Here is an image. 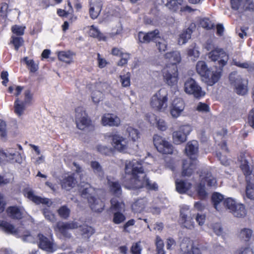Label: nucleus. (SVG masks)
I'll return each instance as SVG.
<instances>
[{
	"mask_svg": "<svg viewBox=\"0 0 254 254\" xmlns=\"http://www.w3.org/2000/svg\"><path fill=\"white\" fill-rule=\"evenodd\" d=\"M147 204L146 198H142L136 200L132 205V209L135 213L142 212Z\"/></svg>",
	"mask_w": 254,
	"mask_h": 254,
	"instance_id": "7c9ffc66",
	"label": "nucleus"
},
{
	"mask_svg": "<svg viewBox=\"0 0 254 254\" xmlns=\"http://www.w3.org/2000/svg\"><path fill=\"white\" fill-rule=\"evenodd\" d=\"M167 100L166 90L165 89H161L152 96L150 104L154 109L160 111L164 110L167 107Z\"/></svg>",
	"mask_w": 254,
	"mask_h": 254,
	"instance_id": "1a4fd4ad",
	"label": "nucleus"
},
{
	"mask_svg": "<svg viewBox=\"0 0 254 254\" xmlns=\"http://www.w3.org/2000/svg\"><path fill=\"white\" fill-rule=\"evenodd\" d=\"M241 168L246 177V181H249L250 180L253 178L252 177L254 176V175L252 174V171L250 169L247 160H244V162L241 164Z\"/></svg>",
	"mask_w": 254,
	"mask_h": 254,
	"instance_id": "e433bc0d",
	"label": "nucleus"
},
{
	"mask_svg": "<svg viewBox=\"0 0 254 254\" xmlns=\"http://www.w3.org/2000/svg\"><path fill=\"white\" fill-rule=\"evenodd\" d=\"M232 64L242 68H247L249 70L253 69L254 66L253 64H250L248 62L241 63L240 61H237L235 59L233 60Z\"/></svg>",
	"mask_w": 254,
	"mask_h": 254,
	"instance_id": "de8ad7c7",
	"label": "nucleus"
},
{
	"mask_svg": "<svg viewBox=\"0 0 254 254\" xmlns=\"http://www.w3.org/2000/svg\"><path fill=\"white\" fill-rule=\"evenodd\" d=\"M165 58L167 59L170 64L167 65L175 64L176 65L179 63L181 60V55L179 52L173 51L167 53L165 55Z\"/></svg>",
	"mask_w": 254,
	"mask_h": 254,
	"instance_id": "cd10ccee",
	"label": "nucleus"
},
{
	"mask_svg": "<svg viewBox=\"0 0 254 254\" xmlns=\"http://www.w3.org/2000/svg\"><path fill=\"white\" fill-rule=\"evenodd\" d=\"M89 35L91 37L98 39L99 41H105L106 39L103 34L94 25L90 26Z\"/></svg>",
	"mask_w": 254,
	"mask_h": 254,
	"instance_id": "f704fd0d",
	"label": "nucleus"
},
{
	"mask_svg": "<svg viewBox=\"0 0 254 254\" xmlns=\"http://www.w3.org/2000/svg\"><path fill=\"white\" fill-rule=\"evenodd\" d=\"M146 117L151 124H154L155 122H156L157 127L159 129L162 131L165 130L166 129V124L163 120L160 119L158 120L156 117L152 114H147Z\"/></svg>",
	"mask_w": 254,
	"mask_h": 254,
	"instance_id": "bb28decb",
	"label": "nucleus"
},
{
	"mask_svg": "<svg viewBox=\"0 0 254 254\" xmlns=\"http://www.w3.org/2000/svg\"><path fill=\"white\" fill-rule=\"evenodd\" d=\"M176 190L180 193H186L191 187V184L183 181H176Z\"/></svg>",
	"mask_w": 254,
	"mask_h": 254,
	"instance_id": "473e14b6",
	"label": "nucleus"
},
{
	"mask_svg": "<svg viewBox=\"0 0 254 254\" xmlns=\"http://www.w3.org/2000/svg\"><path fill=\"white\" fill-rule=\"evenodd\" d=\"M192 30L190 28H187L180 34L178 43L179 45H183L186 43L191 38Z\"/></svg>",
	"mask_w": 254,
	"mask_h": 254,
	"instance_id": "4c0bfd02",
	"label": "nucleus"
},
{
	"mask_svg": "<svg viewBox=\"0 0 254 254\" xmlns=\"http://www.w3.org/2000/svg\"><path fill=\"white\" fill-rule=\"evenodd\" d=\"M78 227V223L76 222H59L57 223L55 229V231L60 233L64 237L70 238L71 235L68 232V230L76 229Z\"/></svg>",
	"mask_w": 254,
	"mask_h": 254,
	"instance_id": "dca6fc26",
	"label": "nucleus"
},
{
	"mask_svg": "<svg viewBox=\"0 0 254 254\" xmlns=\"http://www.w3.org/2000/svg\"><path fill=\"white\" fill-rule=\"evenodd\" d=\"M73 55L72 53L69 51H61L59 53L58 58L61 61L70 64L72 62Z\"/></svg>",
	"mask_w": 254,
	"mask_h": 254,
	"instance_id": "58836bf2",
	"label": "nucleus"
},
{
	"mask_svg": "<svg viewBox=\"0 0 254 254\" xmlns=\"http://www.w3.org/2000/svg\"><path fill=\"white\" fill-rule=\"evenodd\" d=\"M196 190L200 198H204L206 196L207 193L205 190V185L204 183L201 182L197 186Z\"/></svg>",
	"mask_w": 254,
	"mask_h": 254,
	"instance_id": "13d9d810",
	"label": "nucleus"
},
{
	"mask_svg": "<svg viewBox=\"0 0 254 254\" xmlns=\"http://www.w3.org/2000/svg\"><path fill=\"white\" fill-rule=\"evenodd\" d=\"M25 195L30 200L35 203L37 204L40 203L46 204L50 206L52 204V202L50 199L47 198H42L41 197L35 195L33 191L30 190L25 191Z\"/></svg>",
	"mask_w": 254,
	"mask_h": 254,
	"instance_id": "5701e85b",
	"label": "nucleus"
},
{
	"mask_svg": "<svg viewBox=\"0 0 254 254\" xmlns=\"http://www.w3.org/2000/svg\"><path fill=\"white\" fill-rule=\"evenodd\" d=\"M185 108V103L183 100L181 98H177L173 101L172 108L171 109V114L173 118H178L179 117Z\"/></svg>",
	"mask_w": 254,
	"mask_h": 254,
	"instance_id": "4be33fe9",
	"label": "nucleus"
},
{
	"mask_svg": "<svg viewBox=\"0 0 254 254\" xmlns=\"http://www.w3.org/2000/svg\"><path fill=\"white\" fill-rule=\"evenodd\" d=\"M110 191L116 196H119L121 194L122 190L121 186L117 182H108Z\"/></svg>",
	"mask_w": 254,
	"mask_h": 254,
	"instance_id": "a19ab883",
	"label": "nucleus"
},
{
	"mask_svg": "<svg viewBox=\"0 0 254 254\" xmlns=\"http://www.w3.org/2000/svg\"><path fill=\"white\" fill-rule=\"evenodd\" d=\"M236 254H254V253L250 248H242L238 250Z\"/></svg>",
	"mask_w": 254,
	"mask_h": 254,
	"instance_id": "774afa93",
	"label": "nucleus"
},
{
	"mask_svg": "<svg viewBox=\"0 0 254 254\" xmlns=\"http://www.w3.org/2000/svg\"><path fill=\"white\" fill-rule=\"evenodd\" d=\"M231 86L238 95H245L248 91L247 80L243 79L237 72H231L229 76Z\"/></svg>",
	"mask_w": 254,
	"mask_h": 254,
	"instance_id": "423d86ee",
	"label": "nucleus"
},
{
	"mask_svg": "<svg viewBox=\"0 0 254 254\" xmlns=\"http://www.w3.org/2000/svg\"><path fill=\"white\" fill-rule=\"evenodd\" d=\"M60 216L63 219H67L70 214V210L66 206H61L58 211Z\"/></svg>",
	"mask_w": 254,
	"mask_h": 254,
	"instance_id": "8fccbe9b",
	"label": "nucleus"
},
{
	"mask_svg": "<svg viewBox=\"0 0 254 254\" xmlns=\"http://www.w3.org/2000/svg\"><path fill=\"white\" fill-rule=\"evenodd\" d=\"M76 181L72 175L65 177L61 182V185L63 189L70 190L73 188L76 184Z\"/></svg>",
	"mask_w": 254,
	"mask_h": 254,
	"instance_id": "c756f323",
	"label": "nucleus"
},
{
	"mask_svg": "<svg viewBox=\"0 0 254 254\" xmlns=\"http://www.w3.org/2000/svg\"><path fill=\"white\" fill-rule=\"evenodd\" d=\"M196 70L197 73L203 78V80L209 86H212L218 81L222 72L221 68L211 72L206 63L201 61L197 63Z\"/></svg>",
	"mask_w": 254,
	"mask_h": 254,
	"instance_id": "39448f33",
	"label": "nucleus"
},
{
	"mask_svg": "<svg viewBox=\"0 0 254 254\" xmlns=\"http://www.w3.org/2000/svg\"><path fill=\"white\" fill-rule=\"evenodd\" d=\"M120 81L123 87H128L130 84V73L129 72H127L124 75H121L120 76Z\"/></svg>",
	"mask_w": 254,
	"mask_h": 254,
	"instance_id": "09e8293b",
	"label": "nucleus"
},
{
	"mask_svg": "<svg viewBox=\"0 0 254 254\" xmlns=\"http://www.w3.org/2000/svg\"><path fill=\"white\" fill-rule=\"evenodd\" d=\"M0 136L2 139H5L6 137V123L0 120Z\"/></svg>",
	"mask_w": 254,
	"mask_h": 254,
	"instance_id": "e2e57ef3",
	"label": "nucleus"
},
{
	"mask_svg": "<svg viewBox=\"0 0 254 254\" xmlns=\"http://www.w3.org/2000/svg\"><path fill=\"white\" fill-rule=\"evenodd\" d=\"M91 98L93 102L97 104L102 100L103 95L102 92L100 90H94L91 93Z\"/></svg>",
	"mask_w": 254,
	"mask_h": 254,
	"instance_id": "864d4df0",
	"label": "nucleus"
},
{
	"mask_svg": "<svg viewBox=\"0 0 254 254\" xmlns=\"http://www.w3.org/2000/svg\"><path fill=\"white\" fill-rule=\"evenodd\" d=\"M201 182L204 184L205 182H207V184L208 186L212 187L215 186L216 184V180L213 177L211 173L208 171H204L200 175Z\"/></svg>",
	"mask_w": 254,
	"mask_h": 254,
	"instance_id": "c85d7f7f",
	"label": "nucleus"
},
{
	"mask_svg": "<svg viewBox=\"0 0 254 254\" xmlns=\"http://www.w3.org/2000/svg\"><path fill=\"white\" fill-rule=\"evenodd\" d=\"M225 208L229 210L234 217L244 218L247 214L245 205L236 202L231 197L225 199Z\"/></svg>",
	"mask_w": 254,
	"mask_h": 254,
	"instance_id": "0eeeda50",
	"label": "nucleus"
},
{
	"mask_svg": "<svg viewBox=\"0 0 254 254\" xmlns=\"http://www.w3.org/2000/svg\"><path fill=\"white\" fill-rule=\"evenodd\" d=\"M2 154L6 157H11L12 159H14V156H16L17 158L15 160V161L18 163H21L22 161V157L20 153L17 152L15 153V152H13L12 151H8L7 152H2Z\"/></svg>",
	"mask_w": 254,
	"mask_h": 254,
	"instance_id": "6e6d98bb",
	"label": "nucleus"
},
{
	"mask_svg": "<svg viewBox=\"0 0 254 254\" xmlns=\"http://www.w3.org/2000/svg\"><path fill=\"white\" fill-rule=\"evenodd\" d=\"M91 167L94 173L100 177H103L104 172L99 162L97 161H92L91 162Z\"/></svg>",
	"mask_w": 254,
	"mask_h": 254,
	"instance_id": "a18cd8bd",
	"label": "nucleus"
},
{
	"mask_svg": "<svg viewBox=\"0 0 254 254\" xmlns=\"http://www.w3.org/2000/svg\"><path fill=\"white\" fill-rule=\"evenodd\" d=\"M253 231L249 228L242 229L239 234L240 239L245 242L249 241L252 237Z\"/></svg>",
	"mask_w": 254,
	"mask_h": 254,
	"instance_id": "79ce46f5",
	"label": "nucleus"
},
{
	"mask_svg": "<svg viewBox=\"0 0 254 254\" xmlns=\"http://www.w3.org/2000/svg\"><path fill=\"white\" fill-rule=\"evenodd\" d=\"M183 2V0H167L166 6L171 10L176 11L181 8V11L188 10L190 7L186 6L184 7H181Z\"/></svg>",
	"mask_w": 254,
	"mask_h": 254,
	"instance_id": "a878e982",
	"label": "nucleus"
},
{
	"mask_svg": "<svg viewBox=\"0 0 254 254\" xmlns=\"http://www.w3.org/2000/svg\"><path fill=\"white\" fill-rule=\"evenodd\" d=\"M75 122L77 127L81 130L84 129L90 124V121L82 107L75 109Z\"/></svg>",
	"mask_w": 254,
	"mask_h": 254,
	"instance_id": "2eb2a0df",
	"label": "nucleus"
},
{
	"mask_svg": "<svg viewBox=\"0 0 254 254\" xmlns=\"http://www.w3.org/2000/svg\"><path fill=\"white\" fill-rule=\"evenodd\" d=\"M200 24L204 28L207 29H210L214 27L213 24L208 18H203L200 20Z\"/></svg>",
	"mask_w": 254,
	"mask_h": 254,
	"instance_id": "680f3d73",
	"label": "nucleus"
},
{
	"mask_svg": "<svg viewBox=\"0 0 254 254\" xmlns=\"http://www.w3.org/2000/svg\"><path fill=\"white\" fill-rule=\"evenodd\" d=\"M26 104L24 102L21 101L18 98H17L14 104L15 113L19 116L22 115L25 109Z\"/></svg>",
	"mask_w": 254,
	"mask_h": 254,
	"instance_id": "c9c22d12",
	"label": "nucleus"
},
{
	"mask_svg": "<svg viewBox=\"0 0 254 254\" xmlns=\"http://www.w3.org/2000/svg\"><path fill=\"white\" fill-rule=\"evenodd\" d=\"M98 190L90 184H85L81 190V195L87 198L90 208L94 212H101L104 209L105 203L97 196Z\"/></svg>",
	"mask_w": 254,
	"mask_h": 254,
	"instance_id": "7ed1b4c3",
	"label": "nucleus"
},
{
	"mask_svg": "<svg viewBox=\"0 0 254 254\" xmlns=\"http://www.w3.org/2000/svg\"><path fill=\"white\" fill-rule=\"evenodd\" d=\"M11 39L12 40L11 41V42L14 46L15 50L17 51L19 47L22 45L23 40L21 37H17L13 36L11 37Z\"/></svg>",
	"mask_w": 254,
	"mask_h": 254,
	"instance_id": "bf43d9fd",
	"label": "nucleus"
},
{
	"mask_svg": "<svg viewBox=\"0 0 254 254\" xmlns=\"http://www.w3.org/2000/svg\"><path fill=\"white\" fill-rule=\"evenodd\" d=\"M6 212L7 216L12 219L20 220L23 218V212L20 207L9 206L6 209Z\"/></svg>",
	"mask_w": 254,
	"mask_h": 254,
	"instance_id": "b1692460",
	"label": "nucleus"
},
{
	"mask_svg": "<svg viewBox=\"0 0 254 254\" xmlns=\"http://www.w3.org/2000/svg\"><path fill=\"white\" fill-rule=\"evenodd\" d=\"M89 13L92 19L96 18L100 13L103 6L101 0H90L89 2Z\"/></svg>",
	"mask_w": 254,
	"mask_h": 254,
	"instance_id": "412c9836",
	"label": "nucleus"
},
{
	"mask_svg": "<svg viewBox=\"0 0 254 254\" xmlns=\"http://www.w3.org/2000/svg\"><path fill=\"white\" fill-rule=\"evenodd\" d=\"M126 175L130 179L129 188L139 189L145 187L147 190H156L158 185L152 182L146 178V174L142 168V165L135 160L127 161L125 166Z\"/></svg>",
	"mask_w": 254,
	"mask_h": 254,
	"instance_id": "f257e3e1",
	"label": "nucleus"
},
{
	"mask_svg": "<svg viewBox=\"0 0 254 254\" xmlns=\"http://www.w3.org/2000/svg\"><path fill=\"white\" fill-rule=\"evenodd\" d=\"M185 91L189 94L193 95L195 98H199L205 95V92L200 86L191 78H189L185 83Z\"/></svg>",
	"mask_w": 254,
	"mask_h": 254,
	"instance_id": "9b49d317",
	"label": "nucleus"
},
{
	"mask_svg": "<svg viewBox=\"0 0 254 254\" xmlns=\"http://www.w3.org/2000/svg\"><path fill=\"white\" fill-rule=\"evenodd\" d=\"M126 219L125 216L120 211L114 213L113 222L116 224H119L123 222Z\"/></svg>",
	"mask_w": 254,
	"mask_h": 254,
	"instance_id": "603ef678",
	"label": "nucleus"
},
{
	"mask_svg": "<svg viewBox=\"0 0 254 254\" xmlns=\"http://www.w3.org/2000/svg\"><path fill=\"white\" fill-rule=\"evenodd\" d=\"M164 81L170 86L176 85L178 81V71L177 65H166L162 70Z\"/></svg>",
	"mask_w": 254,
	"mask_h": 254,
	"instance_id": "6e6552de",
	"label": "nucleus"
},
{
	"mask_svg": "<svg viewBox=\"0 0 254 254\" xmlns=\"http://www.w3.org/2000/svg\"><path fill=\"white\" fill-rule=\"evenodd\" d=\"M79 230L81 234L85 238L89 237L94 233V229L86 225H83L80 226Z\"/></svg>",
	"mask_w": 254,
	"mask_h": 254,
	"instance_id": "c03bdc74",
	"label": "nucleus"
},
{
	"mask_svg": "<svg viewBox=\"0 0 254 254\" xmlns=\"http://www.w3.org/2000/svg\"><path fill=\"white\" fill-rule=\"evenodd\" d=\"M125 208V204L122 200H120L115 197L111 199L110 207L111 210H114L116 212H119L124 210Z\"/></svg>",
	"mask_w": 254,
	"mask_h": 254,
	"instance_id": "2f4dec72",
	"label": "nucleus"
},
{
	"mask_svg": "<svg viewBox=\"0 0 254 254\" xmlns=\"http://www.w3.org/2000/svg\"><path fill=\"white\" fill-rule=\"evenodd\" d=\"M0 228L7 234H14L17 232L13 225L4 220H0Z\"/></svg>",
	"mask_w": 254,
	"mask_h": 254,
	"instance_id": "72a5a7b5",
	"label": "nucleus"
},
{
	"mask_svg": "<svg viewBox=\"0 0 254 254\" xmlns=\"http://www.w3.org/2000/svg\"><path fill=\"white\" fill-rule=\"evenodd\" d=\"M192 128L189 125L180 127L178 130L173 133V142L176 144H180L187 140V135L191 131Z\"/></svg>",
	"mask_w": 254,
	"mask_h": 254,
	"instance_id": "4468645a",
	"label": "nucleus"
},
{
	"mask_svg": "<svg viewBox=\"0 0 254 254\" xmlns=\"http://www.w3.org/2000/svg\"><path fill=\"white\" fill-rule=\"evenodd\" d=\"M112 145L118 151L125 152L128 148L127 139L119 134H113L112 136Z\"/></svg>",
	"mask_w": 254,
	"mask_h": 254,
	"instance_id": "f3484780",
	"label": "nucleus"
},
{
	"mask_svg": "<svg viewBox=\"0 0 254 254\" xmlns=\"http://www.w3.org/2000/svg\"><path fill=\"white\" fill-rule=\"evenodd\" d=\"M212 200L214 207L218 211H222L225 208V199L219 193L215 192L212 196Z\"/></svg>",
	"mask_w": 254,
	"mask_h": 254,
	"instance_id": "393cba45",
	"label": "nucleus"
},
{
	"mask_svg": "<svg viewBox=\"0 0 254 254\" xmlns=\"http://www.w3.org/2000/svg\"><path fill=\"white\" fill-rule=\"evenodd\" d=\"M23 61L25 62L31 72H34L37 70L38 64L33 60H29L27 57H25Z\"/></svg>",
	"mask_w": 254,
	"mask_h": 254,
	"instance_id": "3c124183",
	"label": "nucleus"
},
{
	"mask_svg": "<svg viewBox=\"0 0 254 254\" xmlns=\"http://www.w3.org/2000/svg\"><path fill=\"white\" fill-rule=\"evenodd\" d=\"M187 53L188 56L194 58L193 60H195V59L197 58L199 56V52L197 48L196 47L195 44H193L190 46L188 49Z\"/></svg>",
	"mask_w": 254,
	"mask_h": 254,
	"instance_id": "49530a36",
	"label": "nucleus"
},
{
	"mask_svg": "<svg viewBox=\"0 0 254 254\" xmlns=\"http://www.w3.org/2000/svg\"><path fill=\"white\" fill-rule=\"evenodd\" d=\"M126 133L133 141H135L139 137V133L138 130L130 126H128L127 127Z\"/></svg>",
	"mask_w": 254,
	"mask_h": 254,
	"instance_id": "37998d69",
	"label": "nucleus"
},
{
	"mask_svg": "<svg viewBox=\"0 0 254 254\" xmlns=\"http://www.w3.org/2000/svg\"><path fill=\"white\" fill-rule=\"evenodd\" d=\"M249 181H246L247 186L246 188V194L247 197L251 199H254V176Z\"/></svg>",
	"mask_w": 254,
	"mask_h": 254,
	"instance_id": "ea45409f",
	"label": "nucleus"
},
{
	"mask_svg": "<svg viewBox=\"0 0 254 254\" xmlns=\"http://www.w3.org/2000/svg\"><path fill=\"white\" fill-rule=\"evenodd\" d=\"M39 238V247L48 252L53 253L57 250L56 245L53 243V240H50L43 235L39 234L38 235Z\"/></svg>",
	"mask_w": 254,
	"mask_h": 254,
	"instance_id": "6ab92c4d",
	"label": "nucleus"
},
{
	"mask_svg": "<svg viewBox=\"0 0 254 254\" xmlns=\"http://www.w3.org/2000/svg\"><path fill=\"white\" fill-rule=\"evenodd\" d=\"M180 249L184 254H201L200 250L193 247V241L189 238L182 240Z\"/></svg>",
	"mask_w": 254,
	"mask_h": 254,
	"instance_id": "a211bd4d",
	"label": "nucleus"
},
{
	"mask_svg": "<svg viewBox=\"0 0 254 254\" xmlns=\"http://www.w3.org/2000/svg\"><path fill=\"white\" fill-rule=\"evenodd\" d=\"M209 59L213 62L218 61L219 67L218 68L223 67L227 64L229 60V56L227 54L222 48H217L212 50L208 54Z\"/></svg>",
	"mask_w": 254,
	"mask_h": 254,
	"instance_id": "9d476101",
	"label": "nucleus"
},
{
	"mask_svg": "<svg viewBox=\"0 0 254 254\" xmlns=\"http://www.w3.org/2000/svg\"><path fill=\"white\" fill-rule=\"evenodd\" d=\"M96 148L98 152L105 155H108L111 152L110 149L104 145H98L97 146Z\"/></svg>",
	"mask_w": 254,
	"mask_h": 254,
	"instance_id": "69168bd1",
	"label": "nucleus"
},
{
	"mask_svg": "<svg viewBox=\"0 0 254 254\" xmlns=\"http://www.w3.org/2000/svg\"><path fill=\"white\" fill-rule=\"evenodd\" d=\"M214 232L217 236H222L223 231L221 225L219 223H215L213 225Z\"/></svg>",
	"mask_w": 254,
	"mask_h": 254,
	"instance_id": "338daca9",
	"label": "nucleus"
},
{
	"mask_svg": "<svg viewBox=\"0 0 254 254\" xmlns=\"http://www.w3.org/2000/svg\"><path fill=\"white\" fill-rule=\"evenodd\" d=\"M217 157L222 165L225 166L229 165V160L227 158V157L225 155H222L221 152H218L217 153Z\"/></svg>",
	"mask_w": 254,
	"mask_h": 254,
	"instance_id": "0e129e2a",
	"label": "nucleus"
},
{
	"mask_svg": "<svg viewBox=\"0 0 254 254\" xmlns=\"http://www.w3.org/2000/svg\"><path fill=\"white\" fill-rule=\"evenodd\" d=\"M43 213L46 219L51 222H54L56 221V219L55 216L53 214L48 208L43 209Z\"/></svg>",
	"mask_w": 254,
	"mask_h": 254,
	"instance_id": "052dcab7",
	"label": "nucleus"
},
{
	"mask_svg": "<svg viewBox=\"0 0 254 254\" xmlns=\"http://www.w3.org/2000/svg\"><path fill=\"white\" fill-rule=\"evenodd\" d=\"M186 153L190 158L183 161L182 175L190 176L196 168V158L198 156V143L196 140L187 143L185 148Z\"/></svg>",
	"mask_w": 254,
	"mask_h": 254,
	"instance_id": "f03ea898",
	"label": "nucleus"
},
{
	"mask_svg": "<svg viewBox=\"0 0 254 254\" xmlns=\"http://www.w3.org/2000/svg\"><path fill=\"white\" fill-rule=\"evenodd\" d=\"M189 206L184 205L180 210V223L182 227L192 230L194 227V223L190 216H188L190 212Z\"/></svg>",
	"mask_w": 254,
	"mask_h": 254,
	"instance_id": "ddd939ff",
	"label": "nucleus"
},
{
	"mask_svg": "<svg viewBox=\"0 0 254 254\" xmlns=\"http://www.w3.org/2000/svg\"><path fill=\"white\" fill-rule=\"evenodd\" d=\"M138 39L141 43H149L151 41H155L156 48L160 53H163L167 49L168 43L165 39L160 37L158 29L148 32L140 31L138 33Z\"/></svg>",
	"mask_w": 254,
	"mask_h": 254,
	"instance_id": "20e7f679",
	"label": "nucleus"
},
{
	"mask_svg": "<svg viewBox=\"0 0 254 254\" xmlns=\"http://www.w3.org/2000/svg\"><path fill=\"white\" fill-rule=\"evenodd\" d=\"M25 29V26L14 25L12 26L11 31L13 34L17 36H22L24 34Z\"/></svg>",
	"mask_w": 254,
	"mask_h": 254,
	"instance_id": "5fc2aeb1",
	"label": "nucleus"
},
{
	"mask_svg": "<svg viewBox=\"0 0 254 254\" xmlns=\"http://www.w3.org/2000/svg\"><path fill=\"white\" fill-rule=\"evenodd\" d=\"M153 142L155 147L159 152L166 154L173 153V145L162 137L155 135L153 137Z\"/></svg>",
	"mask_w": 254,
	"mask_h": 254,
	"instance_id": "f8f14e48",
	"label": "nucleus"
},
{
	"mask_svg": "<svg viewBox=\"0 0 254 254\" xmlns=\"http://www.w3.org/2000/svg\"><path fill=\"white\" fill-rule=\"evenodd\" d=\"M142 249L141 242H138L133 243L130 248V252L132 254H141Z\"/></svg>",
	"mask_w": 254,
	"mask_h": 254,
	"instance_id": "4d7b16f0",
	"label": "nucleus"
},
{
	"mask_svg": "<svg viewBox=\"0 0 254 254\" xmlns=\"http://www.w3.org/2000/svg\"><path fill=\"white\" fill-rule=\"evenodd\" d=\"M101 123L104 126L119 127L121 124V120L115 114H106L102 116Z\"/></svg>",
	"mask_w": 254,
	"mask_h": 254,
	"instance_id": "aec40b11",
	"label": "nucleus"
}]
</instances>
